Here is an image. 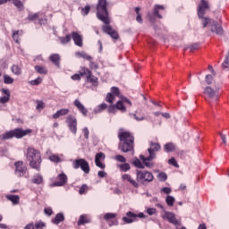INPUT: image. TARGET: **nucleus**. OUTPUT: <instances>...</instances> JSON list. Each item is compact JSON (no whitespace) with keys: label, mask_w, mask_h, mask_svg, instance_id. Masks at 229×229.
<instances>
[{"label":"nucleus","mask_w":229,"mask_h":229,"mask_svg":"<svg viewBox=\"0 0 229 229\" xmlns=\"http://www.w3.org/2000/svg\"><path fill=\"white\" fill-rule=\"evenodd\" d=\"M106 0H98L97 4V18L101 21L104 24L102 26V30L106 33L111 38L114 40L119 39V33L110 26V13H108V8H106Z\"/></svg>","instance_id":"nucleus-1"},{"label":"nucleus","mask_w":229,"mask_h":229,"mask_svg":"<svg viewBox=\"0 0 229 229\" xmlns=\"http://www.w3.org/2000/svg\"><path fill=\"white\" fill-rule=\"evenodd\" d=\"M118 139L120 140L118 144V149L123 153H135V137L130 131H124L120 129L118 131Z\"/></svg>","instance_id":"nucleus-2"},{"label":"nucleus","mask_w":229,"mask_h":229,"mask_svg":"<svg viewBox=\"0 0 229 229\" xmlns=\"http://www.w3.org/2000/svg\"><path fill=\"white\" fill-rule=\"evenodd\" d=\"M26 159L29 161V165L31 169L40 172V167L42 165V154L33 148H27L25 154Z\"/></svg>","instance_id":"nucleus-3"},{"label":"nucleus","mask_w":229,"mask_h":229,"mask_svg":"<svg viewBox=\"0 0 229 229\" xmlns=\"http://www.w3.org/2000/svg\"><path fill=\"white\" fill-rule=\"evenodd\" d=\"M31 133V129L22 130V129H14L9 131L2 135H0L1 140H8L10 139H22V137H26V135H30Z\"/></svg>","instance_id":"nucleus-4"},{"label":"nucleus","mask_w":229,"mask_h":229,"mask_svg":"<svg viewBox=\"0 0 229 229\" xmlns=\"http://www.w3.org/2000/svg\"><path fill=\"white\" fill-rule=\"evenodd\" d=\"M79 73L82 78L85 76L87 83H91L93 87H98V85H99V79L92 74L90 69L81 66Z\"/></svg>","instance_id":"nucleus-5"},{"label":"nucleus","mask_w":229,"mask_h":229,"mask_svg":"<svg viewBox=\"0 0 229 229\" xmlns=\"http://www.w3.org/2000/svg\"><path fill=\"white\" fill-rule=\"evenodd\" d=\"M136 176H137V182L139 183H142V185H145V183H151V182L155 180V176L153 175V173L146 170H137Z\"/></svg>","instance_id":"nucleus-6"},{"label":"nucleus","mask_w":229,"mask_h":229,"mask_svg":"<svg viewBox=\"0 0 229 229\" xmlns=\"http://www.w3.org/2000/svg\"><path fill=\"white\" fill-rule=\"evenodd\" d=\"M14 174L17 178H24L28 174V166L24 165V161L14 162Z\"/></svg>","instance_id":"nucleus-7"},{"label":"nucleus","mask_w":229,"mask_h":229,"mask_svg":"<svg viewBox=\"0 0 229 229\" xmlns=\"http://www.w3.org/2000/svg\"><path fill=\"white\" fill-rule=\"evenodd\" d=\"M72 167L73 169H81L85 174H89L90 173V165H89V162L83 158L75 159L72 162Z\"/></svg>","instance_id":"nucleus-8"},{"label":"nucleus","mask_w":229,"mask_h":229,"mask_svg":"<svg viewBox=\"0 0 229 229\" xmlns=\"http://www.w3.org/2000/svg\"><path fill=\"white\" fill-rule=\"evenodd\" d=\"M160 10H165L164 5L157 4L154 6L152 13H148V19L151 24L157 22V19H162V14H160Z\"/></svg>","instance_id":"nucleus-9"},{"label":"nucleus","mask_w":229,"mask_h":229,"mask_svg":"<svg viewBox=\"0 0 229 229\" xmlns=\"http://www.w3.org/2000/svg\"><path fill=\"white\" fill-rule=\"evenodd\" d=\"M204 94H206L211 101H217L219 99V87L215 86L212 88L208 86L204 89Z\"/></svg>","instance_id":"nucleus-10"},{"label":"nucleus","mask_w":229,"mask_h":229,"mask_svg":"<svg viewBox=\"0 0 229 229\" xmlns=\"http://www.w3.org/2000/svg\"><path fill=\"white\" fill-rule=\"evenodd\" d=\"M115 98H121V89L114 86L111 88V92L106 94V103H109V105H114V101H115Z\"/></svg>","instance_id":"nucleus-11"},{"label":"nucleus","mask_w":229,"mask_h":229,"mask_svg":"<svg viewBox=\"0 0 229 229\" xmlns=\"http://www.w3.org/2000/svg\"><path fill=\"white\" fill-rule=\"evenodd\" d=\"M162 217L165 221L170 223V225H174V226H180L182 225V222L176 218V215L173 212L165 211Z\"/></svg>","instance_id":"nucleus-12"},{"label":"nucleus","mask_w":229,"mask_h":229,"mask_svg":"<svg viewBox=\"0 0 229 229\" xmlns=\"http://www.w3.org/2000/svg\"><path fill=\"white\" fill-rule=\"evenodd\" d=\"M150 148H148V151L149 153L148 160H155L157 158V152L160 151L162 149V147L159 143L151 141L149 144Z\"/></svg>","instance_id":"nucleus-13"},{"label":"nucleus","mask_w":229,"mask_h":229,"mask_svg":"<svg viewBox=\"0 0 229 229\" xmlns=\"http://www.w3.org/2000/svg\"><path fill=\"white\" fill-rule=\"evenodd\" d=\"M66 123L68 124V128L73 135H76L78 131V120H76V117L72 115H68L66 118Z\"/></svg>","instance_id":"nucleus-14"},{"label":"nucleus","mask_w":229,"mask_h":229,"mask_svg":"<svg viewBox=\"0 0 229 229\" xmlns=\"http://www.w3.org/2000/svg\"><path fill=\"white\" fill-rule=\"evenodd\" d=\"M125 105H128L129 106H131V101H130V99H128V98H126V97H122V99L117 101L114 104V106L116 107V110H119L123 114H124V112H126V106Z\"/></svg>","instance_id":"nucleus-15"},{"label":"nucleus","mask_w":229,"mask_h":229,"mask_svg":"<svg viewBox=\"0 0 229 229\" xmlns=\"http://www.w3.org/2000/svg\"><path fill=\"white\" fill-rule=\"evenodd\" d=\"M209 8L210 5H208V2L207 0H201L197 9L198 17H205V13H207V10H209Z\"/></svg>","instance_id":"nucleus-16"},{"label":"nucleus","mask_w":229,"mask_h":229,"mask_svg":"<svg viewBox=\"0 0 229 229\" xmlns=\"http://www.w3.org/2000/svg\"><path fill=\"white\" fill-rule=\"evenodd\" d=\"M67 175L64 173L59 174L56 177V181H55L50 187H64L65 183H67Z\"/></svg>","instance_id":"nucleus-17"},{"label":"nucleus","mask_w":229,"mask_h":229,"mask_svg":"<svg viewBox=\"0 0 229 229\" xmlns=\"http://www.w3.org/2000/svg\"><path fill=\"white\" fill-rule=\"evenodd\" d=\"M105 158H106L105 153L99 152L96 154L95 164L97 167H99L100 169H105V167H106V165L102 162L103 160H105Z\"/></svg>","instance_id":"nucleus-18"},{"label":"nucleus","mask_w":229,"mask_h":229,"mask_svg":"<svg viewBox=\"0 0 229 229\" xmlns=\"http://www.w3.org/2000/svg\"><path fill=\"white\" fill-rule=\"evenodd\" d=\"M115 217H117V214L115 213H106L104 215V219L105 221H111L109 223V226H117V225H119V221H117V219H115ZM114 219V220H112Z\"/></svg>","instance_id":"nucleus-19"},{"label":"nucleus","mask_w":229,"mask_h":229,"mask_svg":"<svg viewBox=\"0 0 229 229\" xmlns=\"http://www.w3.org/2000/svg\"><path fill=\"white\" fill-rule=\"evenodd\" d=\"M210 31L212 33H216V35H223V33H225L223 26H221V24H218V22L216 21H212L210 25Z\"/></svg>","instance_id":"nucleus-20"},{"label":"nucleus","mask_w":229,"mask_h":229,"mask_svg":"<svg viewBox=\"0 0 229 229\" xmlns=\"http://www.w3.org/2000/svg\"><path fill=\"white\" fill-rule=\"evenodd\" d=\"M122 180H123V182H128V183H130V185L134 187V189H139V187H140V184L137 182V177L135 180L134 178H132L131 175H130L128 174H124L123 175H122Z\"/></svg>","instance_id":"nucleus-21"},{"label":"nucleus","mask_w":229,"mask_h":229,"mask_svg":"<svg viewBox=\"0 0 229 229\" xmlns=\"http://www.w3.org/2000/svg\"><path fill=\"white\" fill-rule=\"evenodd\" d=\"M72 38L75 46H78L79 47H83V36H81L77 31H72Z\"/></svg>","instance_id":"nucleus-22"},{"label":"nucleus","mask_w":229,"mask_h":229,"mask_svg":"<svg viewBox=\"0 0 229 229\" xmlns=\"http://www.w3.org/2000/svg\"><path fill=\"white\" fill-rule=\"evenodd\" d=\"M122 219L126 225H131V223H135V221H137V214L129 211L126 213V216H123Z\"/></svg>","instance_id":"nucleus-23"},{"label":"nucleus","mask_w":229,"mask_h":229,"mask_svg":"<svg viewBox=\"0 0 229 229\" xmlns=\"http://www.w3.org/2000/svg\"><path fill=\"white\" fill-rule=\"evenodd\" d=\"M74 106H76V108H78L79 112H81V114H82V115H84V117H87V114H89V110L86 109L85 106H83V104H81L80 99L74 100Z\"/></svg>","instance_id":"nucleus-24"},{"label":"nucleus","mask_w":229,"mask_h":229,"mask_svg":"<svg viewBox=\"0 0 229 229\" xmlns=\"http://www.w3.org/2000/svg\"><path fill=\"white\" fill-rule=\"evenodd\" d=\"M1 92L4 93V97L0 98V103L1 105H4L10 101V90L6 89H1Z\"/></svg>","instance_id":"nucleus-25"},{"label":"nucleus","mask_w":229,"mask_h":229,"mask_svg":"<svg viewBox=\"0 0 229 229\" xmlns=\"http://www.w3.org/2000/svg\"><path fill=\"white\" fill-rule=\"evenodd\" d=\"M24 31L21 30H13L12 38L16 44H21V37H22Z\"/></svg>","instance_id":"nucleus-26"},{"label":"nucleus","mask_w":229,"mask_h":229,"mask_svg":"<svg viewBox=\"0 0 229 229\" xmlns=\"http://www.w3.org/2000/svg\"><path fill=\"white\" fill-rule=\"evenodd\" d=\"M8 201H11L13 205H19L21 203V197L19 195L8 194L5 195Z\"/></svg>","instance_id":"nucleus-27"},{"label":"nucleus","mask_w":229,"mask_h":229,"mask_svg":"<svg viewBox=\"0 0 229 229\" xmlns=\"http://www.w3.org/2000/svg\"><path fill=\"white\" fill-rule=\"evenodd\" d=\"M49 60L55 67H60V55L53 54L49 56Z\"/></svg>","instance_id":"nucleus-28"},{"label":"nucleus","mask_w":229,"mask_h":229,"mask_svg":"<svg viewBox=\"0 0 229 229\" xmlns=\"http://www.w3.org/2000/svg\"><path fill=\"white\" fill-rule=\"evenodd\" d=\"M148 158L149 157H146L142 155L140 156V159L142 160L143 165H145V167L151 168L154 165L153 162H151V160L153 159H148Z\"/></svg>","instance_id":"nucleus-29"},{"label":"nucleus","mask_w":229,"mask_h":229,"mask_svg":"<svg viewBox=\"0 0 229 229\" xmlns=\"http://www.w3.org/2000/svg\"><path fill=\"white\" fill-rule=\"evenodd\" d=\"M65 221V216L63 213H58L54 219H52V223L54 225H60V223H64Z\"/></svg>","instance_id":"nucleus-30"},{"label":"nucleus","mask_w":229,"mask_h":229,"mask_svg":"<svg viewBox=\"0 0 229 229\" xmlns=\"http://www.w3.org/2000/svg\"><path fill=\"white\" fill-rule=\"evenodd\" d=\"M32 183H35L36 185H42L44 183V177L40 175V174H37L32 178Z\"/></svg>","instance_id":"nucleus-31"},{"label":"nucleus","mask_w":229,"mask_h":229,"mask_svg":"<svg viewBox=\"0 0 229 229\" xmlns=\"http://www.w3.org/2000/svg\"><path fill=\"white\" fill-rule=\"evenodd\" d=\"M11 71L13 74H15V76H21V74H22V67H21L19 64H13L11 67Z\"/></svg>","instance_id":"nucleus-32"},{"label":"nucleus","mask_w":229,"mask_h":229,"mask_svg":"<svg viewBox=\"0 0 229 229\" xmlns=\"http://www.w3.org/2000/svg\"><path fill=\"white\" fill-rule=\"evenodd\" d=\"M87 223H90V218L87 216V215H81L77 222L78 226H81V225H87Z\"/></svg>","instance_id":"nucleus-33"},{"label":"nucleus","mask_w":229,"mask_h":229,"mask_svg":"<svg viewBox=\"0 0 229 229\" xmlns=\"http://www.w3.org/2000/svg\"><path fill=\"white\" fill-rule=\"evenodd\" d=\"M67 114H69V109L63 108L54 114L52 117L53 119H58L59 117H62V115H67Z\"/></svg>","instance_id":"nucleus-34"},{"label":"nucleus","mask_w":229,"mask_h":229,"mask_svg":"<svg viewBox=\"0 0 229 229\" xmlns=\"http://www.w3.org/2000/svg\"><path fill=\"white\" fill-rule=\"evenodd\" d=\"M164 149L166 153H171L176 149V145L174 143L169 142L165 144Z\"/></svg>","instance_id":"nucleus-35"},{"label":"nucleus","mask_w":229,"mask_h":229,"mask_svg":"<svg viewBox=\"0 0 229 229\" xmlns=\"http://www.w3.org/2000/svg\"><path fill=\"white\" fill-rule=\"evenodd\" d=\"M75 55L78 58H84V60H88V62H90V60H92V56L89 55L85 52H77V53H75Z\"/></svg>","instance_id":"nucleus-36"},{"label":"nucleus","mask_w":229,"mask_h":229,"mask_svg":"<svg viewBox=\"0 0 229 229\" xmlns=\"http://www.w3.org/2000/svg\"><path fill=\"white\" fill-rule=\"evenodd\" d=\"M34 69L38 74H47V68L46 66L36 65Z\"/></svg>","instance_id":"nucleus-37"},{"label":"nucleus","mask_w":229,"mask_h":229,"mask_svg":"<svg viewBox=\"0 0 229 229\" xmlns=\"http://www.w3.org/2000/svg\"><path fill=\"white\" fill-rule=\"evenodd\" d=\"M199 19H201V22H202V26L203 28H206L207 25L208 24L209 26L212 25V21L214 20L208 18V17H205V16H202V18H199Z\"/></svg>","instance_id":"nucleus-38"},{"label":"nucleus","mask_w":229,"mask_h":229,"mask_svg":"<svg viewBox=\"0 0 229 229\" xmlns=\"http://www.w3.org/2000/svg\"><path fill=\"white\" fill-rule=\"evenodd\" d=\"M72 38V36L71 35H66V37H61L59 38L60 43L65 46V44H69Z\"/></svg>","instance_id":"nucleus-39"},{"label":"nucleus","mask_w":229,"mask_h":229,"mask_svg":"<svg viewBox=\"0 0 229 229\" xmlns=\"http://www.w3.org/2000/svg\"><path fill=\"white\" fill-rule=\"evenodd\" d=\"M108 108V105L106 103L100 104L97 108H95V114H101L103 110H106Z\"/></svg>","instance_id":"nucleus-40"},{"label":"nucleus","mask_w":229,"mask_h":229,"mask_svg":"<svg viewBox=\"0 0 229 229\" xmlns=\"http://www.w3.org/2000/svg\"><path fill=\"white\" fill-rule=\"evenodd\" d=\"M131 117H133L136 121H144L145 119L144 114H140L139 111L135 114H131Z\"/></svg>","instance_id":"nucleus-41"},{"label":"nucleus","mask_w":229,"mask_h":229,"mask_svg":"<svg viewBox=\"0 0 229 229\" xmlns=\"http://www.w3.org/2000/svg\"><path fill=\"white\" fill-rule=\"evenodd\" d=\"M13 1V4L18 8V10L22 11L24 10V4L21 0H11Z\"/></svg>","instance_id":"nucleus-42"},{"label":"nucleus","mask_w":229,"mask_h":229,"mask_svg":"<svg viewBox=\"0 0 229 229\" xmlns=\"http://www.w3.org/2000/svg\"><path fill=\"white\" fill-rule=\"evenodd\" d=\"M135 13H136V21L137 22H139L140 24H142L143 20H142V15L140 14V9L139 7L135 8Z\"/></svg>","instance_id":"nucleus-43"},{"label":"nucleus","mask_w":229,"mask_h":229,"mask_svg":"<svg viewBox=\"0 0 229 229\" xmlns=\"http://www.w3.org/2000/svg\"><path fill=\"white\" fill-rule=\"evenodd\" d=\"M222 69H224L225 71H229V53L225 56V59L224 63L222 64Z\"/></svg>","instance_id":"nucleus-44"},{"label":"nucleus","mask_w":229,"mask_h":229,"mask_svg":"<svg viewBox=\"0 0 229 229\" xmlns=\"http://www.w3.org/2000/svg\"><path fill=\"white\" fill-rule=\"evenodd\" d=\"M166 201V205H168V207H173L174 205V197L168 195L165 199Z\"/></svg>","instance_id":"nucleus-45"},{"label":"nucleus","mask_w":229,"mask_h":229,"mask_svg":"<svg viewBox=\"0 0 229 229\" xmlns=\"http://www.w3.org/2000/svg\"><path fill=\"white\" fill-rule=\"evenodd\" d=\"M46 228V223H44L42 220H39L35 223L34 229H44Z\"/></svg>","instance_id":"nucleus-46"},{"label":"nucleus","mask_w":229,"mask_h":229,"mask_svg":"<svg viewBox=\"0 0 229 229\" xmlns=\"http://www.w3.org/2000/svg\"><path fill=\"white\" fill-rule=\"evenodd\" d=\"M49 160L51 162H54L55 164H58L62 161V159L60 158V157L58 155H51L49 157Z\"/></svg>","instance_id":"nucleus-47"},{"label":"nucleus","mask_w":229,"mask_h":229,"mask_svg":"<svg viewBox=\"0 0 229 229\" xmlns=\"http://www.w3.org/2000/svg\"><path fill=\"white\" fill-rule=\"evenodd\" d=\"M90 13V5H86L85 7L81 8V13L84 17Z\"/></svg>","instance_id":"nucleus-48"},{"label":"nucleus","mask_w":229,"mask_h":229,"mask_svg":"<svg viewBox=\"0 0 229 229\" xmlns=\"http://www.w3.org/2000/svg\"><path fill=\"white\" fill-rule=\"evenodd\" d=\"M133 165H135V167H138V169H144V162H141L140 159L134 160Z\"/></svg>","instance_id":"nucleus-49"},{"label":"nucleus","mask_w":229,"mask_h":229,"mask_svg":"<svg viewBox=\"0 0 229 229\" xmlns=\"http://www.w3.org/2000/svg\"><path fill=\"white\" fill-rule=\"evenodd\" d=\"M4 83H5V85H12V83H13V78L9 75H4Z\"/></svg>","instance_id":"nucleus-50"},{"label":"nucleus","mask_w":229,"mask_h":229,"mask_svg":"<svg viewBox=\"0 0 229 229\" xmlns=\"http://www.w3.org/2000/svg\"><path fill=\"white\" fill-rule=\"evenodd\" d=\"M36 103H37L36 108L38 110L40 111V110H44L46 108V104L44 102H42L41 100H37Z\"/></svg>","instance_id":"nucleus-51"},{"label":"nucleus","mask_w":229,"mask_h":229,"mask_svg":"<svg viewBox=\"0 0 229 229\" xmlns=\"http://www.w3.org/2000/svg\"><path fill=\"white\" fill-rule=\"evenodd\" d=\"M168 164H169V165H174V167H176L177 169L180 167V165H178V162L176 161V159L174 157H171L168 160Z\"/></svg>","instance_id":"nucleus-52"},{"label":"nucleus","mask_w":229,"mask_h":229,"mask_svg":"<svg viewBox=\"0 0 229 229\" xmlns=\"http://www.w3.org/2000/svg\"><path fill=\"white\" fill-rule=\"evenodd\" d=\"M40 13H36L33 14H29L28 15V20L29 21H37V19H38V17H40Z\"/></svg>","instance_id":"nucleus-53"},{"label":"nucleus","mask_w":229,"mask_h":229,"mask_svg":"<svg viewBox=\"0 0 229 229\" xmlns=\"http://www.w3.org/2000/svg\"><path fill=\"white\" fill-rule=\"evenodd\" d=\"M157 178L160 182H165V180H167V174L164 172H161L157 174Z\"/></svg>","instance_id":"nucleus-54"},{"label":"nucleus","mask_w":229,"mask_h":229,"mask_svg":"<svg viewBox=\"0 0 229 229\" xmlns=\"http://www.w3.org/2000/svg\"><path fill=\"white\" fill-rule=\"evenodd\" d=\"M29 83L32 86L40 85V83H42V78L38 77L36 80L30 81Z\"/></svg>","instance_id":"nucleus-55"},{"label":"nucleus","mask_w":229,"mask_h":229,"mask_svg":"<svg viewBox=\"0 0 229 229\" xmlns=\"http://www.w3.org/2000/svg\"><path fill=\"white\" fill-rule=\"evenodd\" d=\"M107 112L109 114H116L117 113V107L115 106V105H110L107 108Z\"/></svg>","instance_id":"nucleus-56"},{"label":"nucleus","mask_w":229,"mask_h":229,"mask_svg":"<svg viewBox=\"0 0 229 229\" xmlns=\"http://www.w3.org/2000/svg\"><path fill=\"white\" fill-rule=\"evenodd\" d=\"M120 169H121V171H123V173H126V171H130V169H131L130 164L124 163L123 165H121Z\"/></svg>","instance_id":"nucleus-57"},{"label":"nucleus","mask_w":229,"mask_h":229,"mask_svg":"<svg viewBox=\"0 0 229 229\" xmlns=\"http://www.w3.org/2000/svg\"><path fill=\"white\" fill-rule=\"evenodd\" d=\"M89 68L91 70H97L99 69V64H98V63L92 61V59L89 61Z\"/></svg>","instance_id":"nucleus-58"},{"label":"nucleus","mask_w":229,"mask_h":229,"mask_svg":"<svg viewBox=\"0 0 229 229\" xmlns=\"http://www.w3.org/2000/svg\"><path fill=\"white\" fill-rule=\"evenodd\" d=\"M89 191V186L87 184H82L81 187L79 190V194H85L86 191Z\"/></svg>","instance_id":"nucleus-59"},{"label":"nucleus","mask_w":229,"mask_h":229,"mask_svg":"<svg viewBox=\"0 0 229 229\" xmlns=\"http://www.w3.org/2000/svg\"><path fill=\"white\" fill-rule=\"evenodd\" d=\"M72 80H73V81H81V74L79 73H75L73 75L71 76Z\"/></svg>","instance_id":"nucleus-60"},{"label":"nucleus","mask_w":229,"mask_h":229,"mask_svg":"<svg viewBox=\"0 0 229 229\" xmlns=\"http://www.w3.org/2000/svg\"><path fill=\"white\" fill-rule=\"evenodd\" d=\"M114 159H116L117 162H123V163L126 162V157H124V156L123 155H116L114 157Z\"/></svg>","instance_id":"nucleus-61"},{"label":"nucleus","mask_w":229,"mask_h":229,"mask_svg":"<svg viewBox=\"0 0 229 229\" xmlns=\"http://www.w3.org/2000/svg\"><path fill=\"white\" fill-rule=\"evenodd\" d=\"M197 49H199V44L194 43L190 47L191 53L197 51Z\"/></svg>","instance_id":"nucleus-62"},{"label":"nucleus","mask_w":229,"mask_h":229,"mask_svg":"<svg viewBox=\"0 0 229 229\" xmlns=\"http://www.w3.org/2000/svg\"><path fill=\"white\" fill-rule=\"evenodd\" d=\"M147 214H148V216H154V214H157V208H147Z\"/></svg>","instance_id":"nucleus-63"},{"label":"nucleus","mask_w":229,"mask_h":229,"mask_svg":"<svg viewBox=\"0 0 229 229\" xmlns=\"http://www.w3.org/2000/svg\"><path fill=\"white\" fill-rule=\"evenodd\" d=\"M44 212L47 216H53V209L51 208H45Z\"/></svg>","instance_id":"nucleus-64"}]
</instances>
